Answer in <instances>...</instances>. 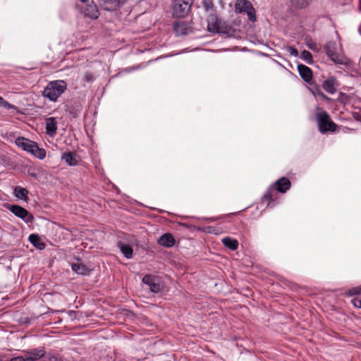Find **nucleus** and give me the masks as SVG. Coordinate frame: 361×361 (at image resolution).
Wrapping results in <instances>:
<instances>
[{
	"instance_id": "nucleus-36",
	"label": "nucleus",
	"mask_w": 361,
	"mask_h": 361,
	"mask_svg": "<svg viewBox=\"0 0 361 361\" xmlns=\"http://www.w3.org/2000/svg\"><path fill=\"white\" fill-rule=\"evenodd\" d=\"M198 230L202 231H207V233H212L215 231V228L214 226H207L204 228H199Z\"/></svg>"
},
{
	"instance_id": "nucleus-23",
	"label": "nucleus",
	"mask_w": 361,
	"mask_h": 361,
	"mask_svg": "<svg viewBox=\"0 0 361 361\" xmlns=\"http://www.w3.org/2000/svg\"><path fill=\"white\" fill-rule=\"evenodd\" d=\"M222 243L225 247L231 249V250H235L238 247V240L230 237L223 238Z\"/></svg>"
},
{
	"instance_id": "nucleus-28",
	"label": "nucleus",
	"mask_w": 361,
	"mask_h": 361,
	"mask_svg": "<svg viewBox=\"0 0 361 361\" xmlns=\"http://www.w3.org/2000/svg\"><path fill=\"white\" fill-rule=\"evenodd\" d=\"M300 58L307 63L312 64L313 63L312 54L307 50H303L301 52Z\"/></svg>"
},
{
	"instance_id": "nucleus-34",
	"label": "nucleus",
	"mask_w": 361,
	"mask_h": 361,
	"mask_svg": "<svg viewBox=\"0 0 361 361\" xmlns=\"http://www.w3.org/2000/svg\"><path fill=\"white\" fill-rule=\"evenodd\" d=\"M351 302L354 307L361 309V298H355L352 300Z\"/></svg>"
},
{
	"instance_id": "nucleus-1",
	"label": "nucleus",
	"mask_w": 361,
	"mask_h": 361,
	"mask_svg": "<svg viewBox=\"0 0 361 361\" xmlns=\"http://www.w3.org/2000/svg\"><path fill=\"white\" fill-rule=\"evenodd\" d=\"M67 84L64 80L50 81L42 92V96L51 102H56L58 98L66 90Z\"/></svg>"
},
{
	"instance_id": "nucleus-18",
	"label": "nucleus",
	"mask_w": 361,
	"mask_h": 361,
	"mask_svg": "<svg viewBox=\"0 0 361 361\" xmlns=\"http://www.w3.org/2000/svg\"><path fill=\"white\" fill-rule=\"evenodd\" d=\"M46 130L47 133L53 136L56 134L57 130V122L54 117H49L46 119Z\"/></svg>"
},
{
	"instance_id": "nucleus-30",
	"label": "nucleus",
	"mask_w": 361,
	"mask_h": 361,
	"mask_svg": "<svg viewBox=\"0 0 361 361\" xmlns=\"http://www.w3.org/2000/svg\"><path fill=\"white\" fill-rule=\"evenodd\" d=\"M347 294L350 296L361 294V286L350 288Z\"/></svg>"
},
{
	"instance_id": "nucleus-8",
	"label": "nucleus",
	"mask_w": 361,
	"mask_h": 361,
	"mask_svg": "<svg viewBox=\"0 0 361 361\" xmlns=\"http://www.w3.org/2000/svg\"><path fill=\"white\" fill-rule=\"evenodd\" d=\"M142 282L148 286L150 292L153 293H158L162 289L159 277L157 276L145 274L142 279Z\"/></svg>"
},
{
	"instance_id": "nucleus-29",
	"label": "nucleus",
	"mask_w": 361,
	"mask_h": 361,
	"mask_svg": "<svg viewBox=\"0 0 361 361\" xmlns=\"http://www.w3.org/2000/svg\"><path fill=\"white\" fill-rule=\"evenodd\" d=\"M202 5L206 11H213L214 5L212 0H203Z\"/></svg>"
},
{
	"instance_id": "nucleus-12",
	"label": "nucleus",
	"mask_w": 361,
	"mask_h": 361,
	"mask_svg": "<svg viewBox=\"0 0 361 361\" xmlns=\"http://www.w3.org/2000/svg\"><path fill=\"white\" fill-rule=\"evenodd\" d=\"M127 0H99L100 6L106 11H115Z\"/></svg>"
},
{
	"instance_id": "nucleus-31",
	"label": "nucleus",
	"mask_w": 361,
	"mask_h": 361,
	"mask_svg": "<svg viewBox=\"0 0 361 361\" xmlns=\"http://www.w3.org/2000/svg\"><path fill=\"white\" fill-rule=\"evenodd\" d=\"M94 80L93 74L90 72H85L83 75V81L86 82H92Z\"/></svg>"
},
{
	"instance_id": "nucleus-32",
	"label": "nucleus",
	"mask_w": 361,
	"mask_h": 361,
	"mask_svg": "<svg viewBox=\"0 0 361 361\" xmlns=\"http://www.w3.org/2000/svg\"><path fill=\"white\" fill-rule=\"evenodd\" d=\"M93 0H77L76 7L78 9H82L85 4L92 3Z\"/></svg>"
},
{
	"instance_id": "nucleus-6",
	"label": "nucleus",
	"mask_w": 361,
	"mask_h": 361,
	"mask_svg": "<svg viewBox=\"0 0 361 361\" xmlns=\"http://www.w3.org/2000/svg\"><path fill=\"white\" fill-rule=\"evenodd\" d=\"M207 30L213 33H226V27H224V22L222 21L216 14L211 13L207 16Z\"/></svg>"
},
{
	"instance_id": "nucleus-33",
	"label": "nucleus",
	"mask_w": 361,
	"mask_h": 361,
	"mask_svg": "<svg viewBox=\"0 0 361 361\" xmlns=\"http://www.w3.org/2000/svg\"><path fill=\"white\" fill-rule=\"evenodd\" d=\"M286 49L287 50L288 52H289V54L291 56H298V51L295 48H294L293 47L288 46L286 47Z\"/></svg>"
},
{
	"instance_id": "nucleus-21",
	"label": "nucleus",
	"mask_w": 361,
	"mask_h": 361,
	"mask_svg": "<svg viewBox=\"0 0 361 361\" xmlns=\"http://www.w3.org/2000/svg\"><path fill=\"white\" fill-rule=\"evenodd\" d=\"M66 109V113L72 118H76L80 113L81 106L80 105H73V104H67Z\"/></svg>"
},
{
	"instance_id": "nucleus-10",
	"label": "nucleus",
	"mask_w": 361,
	"mask_h": 361,
	"mask_svg": "<svg viewBox=\"0 0 361 361\" xmlns=\"http://www.w3.org/2000/svg\"><path fill=\"white\" fill-rule=\"evenodd\" d=\"M276 190L272 185L267 188L262 197V202L267 204V207H271L274 205V201L276 198Z\"/></svg>"
},
{
	"instance_id": "nucleus-15",
	"label": "nucleus",
	"mask_w": 361,
	"mask_h": 361,
	"mask_svg": "<svg viewBox=\"0 0 361 361\" xmlns=\"http://www.w3.org/2000/svg\"><path fill=\"white\" fill-rule=\"evenodd\" d=\"M273 185L274 186L277 192H279L281 193H285L290 189L291 186V183L288 178L282 177L278 179L273 184Z\"/></svg>"
},
{
	"instance_id": "nucleus-39",
	"label": "nucleus",
	"mask_w": 361,
	"mask_h": 361,
	"mask_svg": "<svg viewBox=\"0 0 361 361\" xmlns=\"http://www.w3.org/2000/svg\"><path fill=\"white\" fill-rule=\"evenodd\" d=\"M322 91L319 88V87L317 85H314V90H313V94L315 95H319V92H322Z\"/></svg>"
},
{
	"instance_id": "nucleus-5",
	"label": "nucleus",
	"mask_w": 361,
	"mask_h": 361,
	"mask_svg": "<svg viewBox=\"0 0 361 361\" xmlns=\"http://www.w3.org/2000/svg\"><path fill=\"white\" fill-rule=\"evenodd\" d=\"M235 11L240 13H246L250 21H256L255 10L252 3L248 0H236Z\"/></svg>"
},
{
	"instance_id": "nucleus-37",
	"label": "nucleus",
	"mask_w": 361,
	"mask_h": 361,
	"mask_svg": "<svg viewBox=\"0 0 361 361\" xmlns=\"http://www.w3.org/2000/svg\"><path fill=\"white\" fill-rule=\"evenodd\" d=\"M318 97H319L322 100L331 101V99L328 96H326L323 92H319Z\"/></svg>"
},
{
	"instance_id": "nucleus-40",
	"label": "nucleus",
	"mask_w": 361,
	"mask_h": 361,
	"mask_svg": "<svg viewBox=\"0 0 361 361\" xmlns=\"http://www.w3.org/2000/svg\"><path fill=\"white\" fill-rule=\"evenodd\" d=\"M183 226L186 227V228H189L190 226H188V224H183Z\"/></svg>"
},
{
	"instance_id": "nucleus-22",
	"label": "nucleus",
	"mask_w": 361,
	"mask_h": 361,
	"mask_svg": "<svg viewBox=\"0 0 361 361\" xmlns=\"http://www.w3.org/2000/svg\"><path fill=\"white\" fill-rule=\"evenodd\" d=\"M30 242L35 246L36 248L39 250H43L45 248V244L42 242L39 237L37 234H31L29 236Z\"/></svg>"
},
{
	"instance_id": "nucleus-41",
	"label": "nucleus",
	"mask_w": 361,
	"mask_h": 361,
	"mask_svg": "<svg viewBox=\"0 0 361 361\" xmlns=\"http://www.w3.org/2000/svg\"><path fill=\"white\" fill-rule=\"evenodd\" d=\"M209 219V220H210V221H214V220H215V219H213V218H209V219Z\"/></svg>"
},
{
	"instance_id": "nucleus-14",
	"label": "nucleus",
	"mask_w": 361,
	"mask_h": 361,
	"mask_svg": "<svg viewBox=\"0 0 361 361\" xmlns=\"http://www.w3.org/2000/svg\"><path fill=\"white\" fill-rule=\"evenodd\" d=\"M157 243L164 247L170 248L175 245L176 239L171 233H166L158 238Z\"/></svg>"
},
{
	"instance_id": "nucleus-4",
	"label": "nucleus",
	"mask_w": 361,
	"mask_h": 361,
	"mask_svg": "<svg viewBox=\"0 0 361 361\" xmlns=\"http://www.w3.org/2000/svg\"><path fill=\"white\" fill-rule=\"evenodd\" d=\"M193 0H173L171 11L173 16L184 18L190 12Z\"/></svg>"
},
{
	"instance_id": "nucleus-2",
	"label": "nucleus",
	"mask_w": 361,
	"mask_h": 361,
	"mask_svg": "<svg viewBox=\"0 0 361 361\" xmlns=\"http://www.w3.org/2000/svg\"><path fill=\"white\" fill-rule=\"evenodd\" d=\"M324 49L328 57L335 63L339 65H347L349 60L339 51L341 44L338 46L335 42H328L324 45Z\"/></svg>"
},
{
	"instance_id": "nucleus-7",
	"label": "nucleus",
	"mask_w": 361,
	"mask_h": 361,
	"mask_svg": "<svg viewBox=\"0 0 361 361\" xmlns=\"http://www.w3.org/2000/svg\"><path fill=\"white\" fill-rule=\"evenodd\" d=\"M6 207L26 224L32 223L33 216L25 208L17 204H8Z\"/></svg>"
},
{
	"instance_id": "nucleus-20",
	"label": "nucleus",
	"mask_w": 361,
	"mask_h": 361,
	"mask_svg": "<svg viewBox=\"0 0 361 361\" xmlns=\"http://www.w3.org/2000/svg\"><path fill=\"white\" fill-rule=\"evenodd\" d=\"M118 247L121 250L122 254L124 255L125 257H126L127 259H131L133 257V250L130 245L124 244L122 242L119 241L118 243Z\"/></svg>"
},
{
	"instance_id": "nucleus-26",
	"label": "nucleus",
	"mask_w": 361,
	"mask_h": 361,
	"mask_svg": "<svg viewBox=\"0 0 361 361\" xmlns=\"http://www.w3.org/2000/svg\"><path fill=\"white\" fill-rule=\"evenodd\" d=\"M31 154L39 159H43L46 157V151L42 148H39L37 144Z\"/></svg>"
},
{
	"instance_id": "nucleus-25",
	"label": "nucleus",
	"mask_w": 361,
	"mask_h": 361,
	"mask_svg": "<svg viewBox=\"0 0 361 361\" xmlns=\"http://www.w3.org/2000/svg\"><path fill=\"white\" fill-rule=\"evenodd\" d=\"M14 195L20 200H26L27 198L28 190L24 188L17 186L14 188Z\"/></svg>"
},
{
	"instance_id": "nucleus-9",
	"label": "nucleus",
	"mask_w": 361,
	"mask_h": 361,
	"mask_svg": "<svg viewBox=\"0 0 361 361\" xmlns=\"http://www.w3.org/2000/svg\"><path fill=\"white\" fill-rule=\"evenodd\" d=\"M81 13L85 17L90 18L92 20H96L99 18V12L97 6L94 3H89L84 6L82 9H78Z\"/></svg>"
},
{
	"instance_id": "nucleus-24",
	"label": "nucleus",
	"mask_w": 361,
	"mask_h": 361,
	"mask_svg": "<svg viewBox=\"0 0 361 361\" xmlns=\"http://www.w3.org/2000/svg\"><path fill=\"white\" fill-rule=\"evenodd\" d=\"M62 159L64 160L69 166H76L78 164V161L75 159V154L73 152L63 154Z\"/></svg>"
},
{
	"instance_id": "nucleus-3",
	"label": "nucleus",
	"mask_w": 361,
	"mask_h": 361,
	"mask_svg": "<svg viewBox=\"0 0 361 361\" xmlns=\"http://www.w3.org/2000/svg\"><path fill=\"white\" fill-rule=\"evenodd\" d=\"M316 119L318 123V128L321 133H326L328 131L334 132L336 129V124L334 123L329 114L322 109H317Z\"/></svg>"
},
{
	"instance_id": "nucleus-19",
	"label": "nucleus",
	"mask_w": 361,
	"mask_h": 361,
	"mask_svg": "<svg viewBox=\"0 0 361 361\" xmlns=\"http://www.w3.org/2000/svg\"><path fill=\"white\" fill-rule=\"evenodd\" d=\"M188 30V26L183 21H179L173 24V31L176 36L186 35Z\"/></svg>"
},
{
	"instance_id": "nucleus-27",
	"label": "nucleus",
	"mask_w": 361,
	"mask_h": 361,
	"mask_svg": "<svg viewBox=\"0 0 361 361\" xmlns=\"http://www.w3.org/2000/svg\"><path fill=\"white\" fill-rule=\"evenodd\" d=\"M312 0H290L292 5L298 8L307 6Z\"/></svg>"
},
{
	"instance_id": "nucleus-38",
	"label": "nucleus",
	"mask_w": 361,
	"mask_h": 361,
	"mask_svg": "<svg viewBox=\"0 0 361 361\" xmlns=\"http://www.w3.org/2000/svg\"><path fill=\"white\" fill-rule=\"evenodd\" d=\"M307 47L311 50H315V44L311 41L307 42Z\"/></svg>"
},
{
	"instance_id": "nucleus-16",
	"label": "nucleus",
	"mask_w": 361,
	"mask_h": 361,
	"mask_svg": "<svg viewBox=\"0 0 361 361\" xmlns=\"http://www.w3.org/2000/svg\"><path fill=\"white\" fill-rule=\"evenodd\" d=\"M298 71L301 78L306 82H310L312 79V71L310 68L303 64L298 65Z\"/></svg>"
},
{
	"instance_id": "nucleus-13",
	"label": "nucleus",
	"mask_w": 361,
	"mask_h": 361,
	"mask_svg": "<svg viewBox=\"0 0 361 361\" xmlns=\"http://www.w3.org/2000/svg\"><path fill=\"white\" fill-rule=\"evenodd\" d=\"M16 144L23 150L31 154L37 143L23 137H19L16 140Z\"/></svg>"
},
{
	"instance_id": "nucleus-35",
	"label": "nucleus",
	"mask_w": 361,
	"mask_h": 361,
	"mask_svg": "<svg viewBox=\"0 0 361 361\" xmlns=\"http://www.w3.org/2000/svg\"><path fill=\"white\" fill-rule=\"evenodd\" d=\"M1 105L5 107L6 109H11L14 108V106L3 99V102H1Z\"/></svg>"
},
{
	"instance_id": "nucleus-17",
	"label": "nucleus",
	"mask_w": 361,
	"mask_h": 361,
	"mask_svg": "<svg viewBox=\"0 0 361 361\" xmlns=\"http://www.w3.org/2000/svg\"><path fill=\"white\" fill-rule=\"evenodd\" d=\"M71 269L75 273L80 275H89L92 271L85 264L80 262L72 263Z\"/></svg>"
},
{
	"instance_id": "nucleus-11",
	"label": "nucleus",
	"mask_w": 361,
	"mask_h": 361,
	"mask_svg": "<svg viewBox=\"0 0 361 361\" xmlns=\"http://www.w3.org/2000/svg\"><path fill=\"white\" fill-rule=\"evenodd\" d=\"M338 86L339 83L334 76L327 78L322 83V88L330 94H335Z\"/></svg>"
}]
</instances>
